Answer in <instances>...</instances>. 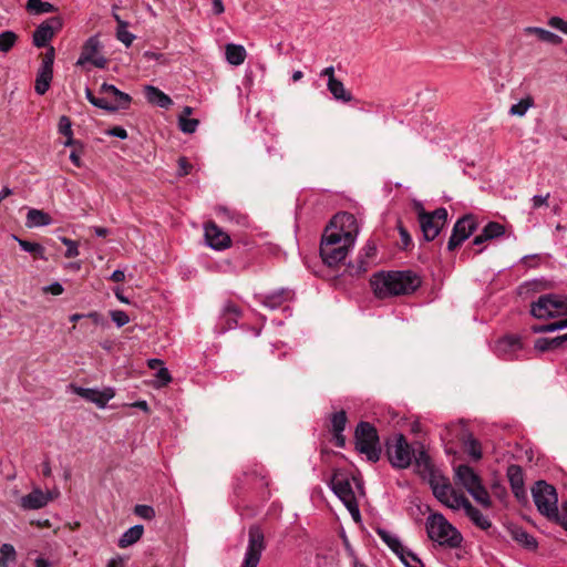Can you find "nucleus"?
Segmentation results:
<instances>
[{"mask_svg":"<svg viewBox=\"0 0 567 567\" xmlns=\"http://www.w3.org/2000/svg\"><path fill=\"white\" fill-rule=\"evenodd\" d=\"M226 60L229 64L240 65L246 59V50L240 44L229 43L226 45Z\"/></svg>","mask_w":567,"mask_h":567,"instance_id":"obj_31","label":"nucleus"},{"mask_svg":"<svg viewBox=\"0 0 567 567\" xmlns=\"http://www.w3.org/2000/svg\"><path fill=\"white\" fill-rule=\"evenodd\" d=\"M144 95L148 103L158 107L168 110L173 105V100L156 86L145 85Z\"/></svg>","mask_w":567,"mask_h":567,"instance_id":"obj_23","label":"nucleus"},{"mask_svg":"<svg viewBox=\"0 0 567 567\" xmlns=\"http://www.w3.org/2000/svg\"><path fill=\"white\" fill-rule=\"evenodd\" d=\"M233 224H236L241 227L248 226V217L245 214H241L239 212H235L234 215H231V221Z\"/></svg>","mask_w":567,"mask_h":567,"instance_id":"obj_60","label":"nucleus"},{"mask_svg":"<svg viewBox=\"0 0 567 567\" xmlns=\"http://www.w3.org/2000/svg\"><path fill=\"white\" fill-rule=\"evenodd\" d=\"M466 516L473 522L474 525H476L478 528L486 530L492 526L491 520L484 516L480 509L474 507L470 501L466 502L465 506L463 507Z\"/></svg>","mask_w":567,"mask_h":567,"instance_id":"obj_26","label":"nucleus"},{"mask_svg":"<svg viewBox=\"0 0 567 567\" xmlns=\"http://www.w3.org/2000/svg\"><path fill=\"white\" fill-rule=\"evenodd\" d=\"M477 224L473 215H465L460 218L452 230V235L447 243L450 251L456 249L463 241H465L476 229Z\"/></svg>","mask_w":567,"mask_h":567,"instance_id":"obj_13","label":"nucleus"},{"mask_svg":"<svg viewBox=\"0 0 567 567\" xmlns=\"http://www.w3.org/2000/svg\"><path fill=\"white\" fill-rule=\"evenodd\" d=\"M51 223H52L51 216L43 210L31 208V209H29V212L27 214L25 226L28 228L48 226Z\"/></svg>","mask_w":567,"mask_h":567,"instance_id":"obj_25","label":"nucleus"},{"mask_svg":"<svg viewBox=\"0 0 567 567\" xmlns=\"http://www.w3.org/2000/svg\"><path fill=\"white\" fill-rule=\"evenodd\" d=\"M529 106V103L525 102V101H520L514 105H512L511 110H509V113L513 114V115H524L527 111Z\"/></svg>","mask_w":567,"mask_h":567,"instance_id":"obj_58","label":"nucleus"},{"mask_svg":"<svg viewBox=\"0 0 567 567\" xmlns=\"http://www.w3.org/2000/svg\"><path fill=\"white\" fill-rule=\"evenodd\" d=\"M327 86L337 101L348 103L353 100V95L344 87L340 80H328Z\"/></svg>","mask_w":567,"mask_h":567,"instance_id":"obj_27","label":"nucleus"},{"mask_svg":"<svg viewBox=\"0 0 567 567\" xmlns=\"http://www.w3.org/2000/svg\"><path fill=\"white\" fill-rule=\"evenodd\" d=\"M377 252V247L374 244L372 243H368L363 248H362V251L360 254V259H359V267H358V272H364L367 271L368 269V264L367 261L363 259L364 258H370V257H373Z\"/></svg>","mask_w":567,"mask_h":567,"instance_id":"obj_43","label":"nucleus"},{"mask_svg":"<svg viewBox=\"0 0 567 567\" xmlns=\"http://www.w3.org/2000/svg\"><path fill=\"white\" fill-rule=\"evenodd\" d=\"M58 494L59 492H55L54 494L52 492L44 493L41 488L35 487L31 493L20 498L19 505L24 511L41 509L45 507Z\"/></svg>","mask_w":567,"mask_h":567,"instance_id":"obj_17","label":"nucleus"},{"mask_svg":"<svg viewBox=\"0 0 567 567\" xmlns=\"http://www.w3.org/2000/svg\"><path fill=\"white\" fill-rule=\"evenodd\" d=\"M551 520L559 523L567 529V499L563 503L561 511L557 509V517H553Z\"/></svg>","mask_w":567,"mask_h":567,"instance_id":"obj_55","label":"nucleus"},{"mask_svg":"<svg viewBox=\"0 0 567 567\" xmlns=\"http://www.w3.org/2000/svg\"><path fill=\"white\" fill-rule=\"evenodd\" d=\"M484 233V238L493 239L502 236L505 233V228L503 225L496 221H489L482 230Z\"/></svg>","mask_w":567,"mask_h":567,"instance_id":"obj_45","label":"nucleus"},{"mask_svg":"<svg viewBox=\"0 0 567 567\" xmlns=\"http://www.w3.org/2000/svg\"><path fill=\"white\" fill-rule=\"evenodd\" d=\"M534 348H535V350H537L539 352H545V351L550 350L549 338H538L535 341Z\"/></svg>","mask_w":567,"mask_h":567,"instance_id":"obj_63","label":"nucleus"},{"mask_svg":"<svg viewBox=\"0 0 567 567\" xmlns=\"http://www.w3.org/2000/svg\"><path fill=\"white\" fill-rule=\"evenodd\" d=\"M126 559L121 555H116L107 561L106 567H125Z\"/></svg>","mask_w":567,"mask_h":567,"instance_id":"obj_64","label":"nucleus"},{"mask_svg":"<svg viewBox=\"0 0 567 567\" xmlns=\"http://www.w3.org/2000/svg\"><path fill=\"white\" fill-rule=\"evenodd\" d=\"M71 388L73 393L89 402L96 404V406L100 409H104L107 402L115 395L113 388H104L103 390L75 385H71Z\"/></svg>","mask_w":567,"mask_h":567,"instance_id":"obj_16","label":"nucleus"},{"mask_svg":"<svg viewBox=\"0 0 567 567\" xmlns=\"http://www.w3.org/2000/svg\"><path fill=\"white\" fill-rule=\"evenodd\" d=\"M207 245L215 250H224L231 245L229 235L223 231L215 223H207L204 227Z\"/></svg>","mask_w":567,"mask_h":567,"instance_id":"obj_18","label":"nucleus"},{"mask_svg":"<svg viewBox=\"0 0 567 567\" xmlns=\"http://www.w3.org/2000/svg\"><path fill=\"white\" fill-rule=\"evenodd\" d=\"M377 534L380 536V538L389 546V548L396 555L400 550H403V544L401 543L400 538L391 534L390 532L378 528Z\"/></svg>","mask_w":567,"mask_h":567,"instance_id":"obj_34","label":"nucleus"},{"mask_svg":"<svg viewBox=\"0 0 567 567\" xmlns=\"http://www.w3.org/2000/svg\"><path fill=\"white\" fill-rule=\"evenodd\" d=\"M454 471L456 483L462 485L467 493L471 488H474L475 485H480L482 483L478 474L466 464L458 465Z\"/></svg>","mask_w":567,"mask_h":567,"instance_id":"obj_21","label":"nucleus"},{"mask_svg":"<svg viewBox=\"0 0 567 567\" xmlns=\"http://www.w3.org/2000/svg\"><path fill=\"white\" fill-rule=\"evenodd\" d=\"M431 487L436 499L451 509L463 508L468 501L462 493H457L446 480L432 481Z\"/></svg>","mask_w":567,"mask_h":567,"instance_id":"obj_11","label":"nucleus"},{"mask_svg":"<svg viewBox=\"0 0 567 567\" xmlns=\"http://www.w3.org/2000/svg\"><path fill=\"white\" fill-rule=\"evenodd\" d=\"M347 424V414L344 411H339L331 416V431L332 433L343 432Z\"/></svg>","mask_w":567,"mask_h":567,"instance_id":"obj_44","label":"nucleus"},{"mask_svg":"<svg viewBox=\"0 0 567 567\" xmlns=\"http://www.w3.org/2000/svg\"><path fill=\"white\" fill-rule=\"evenodd\" d=\"M540 41L558 45L563 42V38L551 31L546 30Z\"/></svg>","mask_w":567,"mask_h":567,"instance_id":"obj_57","label":"nucleus"},{"mask_svg":"<svg viewBox=\"0 0 567 567\" xmlns=\"http://www.w3.org/2000/svg\"><path fill=\"white\" fill-rule=\"evenodd\" d=\"M12 238L18 241L19 246L21 247L22 250L29 252V254H32L34 257L39 258V259H42V260H48L47 256H45V249L42 245L38 244V243H32V241H28V240H24V239H21L19 238L18 236L16 235H12Z\"/></svg>","mask_w":567,"mask_h":567,"instance_id":"obj_32","label":"nucleus"},{"mask_svg":"<svg viewBox=\"0 0 567 567\" xmlns=\"http://www.w3.org/2000/svg\"><path fill=\"white\" fill-rule=\"evenodd\" d=\"M112 321L118 327H123L130 322L128 315L123 310H112L110 312Z\"/></svg>","mask_w":567,"mask_h":567,"instance_id":"obj_51","label":"nucleus"},{"mask_svg":"<svg viewBox=\"0 0 567 567\" xmlns=\"http://www.w3.org/2000/svg\"><path fill=\"white\" fill-rule=\"evenodd\" d=\"M43 291L44 292H49V293L54 295V296H59V295L63 293L64 288H63V286L60 282H53V284H51L49 286H45L43 288Z\"/></svg>","mask_w":567,"mask_h":567,"instance_id":"obj_62","label":"nucleus"},{"mask_svg":"<svg viewBox=\"0 0 567 567\" xmlns=\"http://www.w3.org/2000/svg\"><path fill=\"white\" fill-rule=\"evenodd\" d=\"M447 221V210L444 207L436 208L432 213L421 212L419 223L425 240L431 241L436 238Z\"/></svg>","mask_w":567,"mask_h":567,"instance_id":"obj_10","label":"nucleus"},{"mask_svg":"<svg viewBox=\"0 0 567 567\" xmlns=\"http://www.w3.org/2000/svg\"><path fill=\"white\" fill-rule=\"evenodd\" d=\"M63 27V20L61 17H51L40 23L33 32L32 43L37 48H45L52 40L55 33H58Z\"/></svg>","mask_w":567,"mask_h":567,"instance_id":"obj_12","label":"nucleus"},{"mask_svg":"<svg viewBox=\"0 0 567 567\" xmlns=\"http://www.w3.org/2000/svg\"><path fill=\"white\" fill-rule=\"evenodd\" d=\"M390 464L395 468H408L412 463V447L403 434H395L385 442Z\"/></svg>","mask_w":567,"mask_h":567,"instance_id":"obj_8","label":"nucleus"},{"mask_svg":"<svg viewBox=\"0 0 567 567\" xmlns=\"http://www.w3.org/2000/svg\"><path fill=\"white\" fill-rule=\"evenodd\" d=\"M27 10L35 14H42L56 12L58 8L53 3L44 2L42 0H28Z\"/></svg>","mask_w":567,"mask_h":567,"instance_id":"obj_36","label":"nucleus"},{"mask_svg":"<svg viewBox=\"0 0 567 567\" xmlns=\"http://www.w3.org/2000/svg\"><path fill=\"white\" fill-rule=\"evenodd\" d=\"M106 134L110 136L121 138V140L127 138V132L122 126H113L110 130H107Z\"/></svg>","mask_w":567,"mask_h":567,"instance_id":"obj_59","label":"nucleus"},{"mask_svg":"<svg viewBox=\"0 0 567 567\" xmlns=\"http://www.w3.org/2000/svg\"><path fill=\"white\" fill-rule=\"evenodd\" d=\"M190 174H197V171H194V166L188 162L186 157H179L177 177H184Z\"/></svg>","mask_w":567,"mask_h":567,"instance_id":"obj_47","label":"nucleus"},{"mask_svg":"<svg viewBox=\"0 0 567 567\" xmlns=\"http://www.w3.org/2000/svg\"><path fill=\"white\" fill-rule=\"evenodd\" d=\"M239 317L240 310L238 307L231 302H227L224 306L219 322L217 324L218 332L225 333L226 331L236 328Z\"/></svg>","mask_w":567,"mask_h":567,"instance_id":"obj_20","label":"nucleus"},{"mask_svg":"<svg viewBox=\"0 0 567 567\" xmlns=\"http://www.w3.org/2000/svg\"><path fill=\"white\" fill-rule=\"evenodd\" d=\"M85 96L87 101L94 105L95 107L102 109L107 112H113V107H111V102L106 100V97H96L93 92L86 87Z\"/></svg>","mask_w":567,"mask_h":567,"instance_id":"obj_41","label":"nucleus"},{"mask_svg":"<svg viewBox=\"0 0 567 567\" xmlns=\"http://www.w3.org/2000/svg\"><path fill=\"white\" fill-rule=\"evenodd\" d=\"M58 132L68 138L65 142L66 146L78 144V142L73 140L72 122L69 116L62 115L60 117L58 123Z\"/></svg>","mask_w":567,"mask_h":567,"instance_id":"obj_35","label":"nucleus"},{"mask_svg":"<svg viewBox=\"0 0 567 567\" xmlns=\"http://www.w3.org/2000/svg\"><path fill=\"white\" fill-rule=\"evenodd\" d=\"M18 40V35L10 30L3 31L0 33V51L9 52L16 44Z\"/></svg>","mask_w":567,"mask_h":567,"instance_id":"obj_40","label":"nucleus"},{"mask_svg":"<svg viewBox=\"0 0 567 567\" xmlns=\"http://www.w3.org/2000/svg\"><path fill=\"white\" fill-rule=\"evenodd\" d=\"M53 78V70L39 68L34 84V91L39 95H44L51 84Z\"/></svg>","mask_w":567,"mask_h":567,"instance_id":"obj_30","label":"nucleus"},{"mask_svg":"<svg viewBox=\"0 0 567 567\" xmlns=\"http://www.w3.org/2000/svg\"><path fill=\"white\" fill-rule=\"evenodd\" d=\"M265 549L264 530L258 525H251L248 529V544L240 567H258Z\"/></svg>","mask_w":567,"mask_h":567,"instance_id":"obj_9","label":"nucleus"},{"mask_svg":"<svg viewBox=\"0 0 567 567\" xmlns=\"http://www.w3.org/2000/svg\"><path fill=\"white\" fill-rule=\"evenodd\" d=\"M522 352L523 343L517 336H505L494 346V353L503 360H518Z\"/></svg>","mask_w":567,"mask_h":567,"instance_id":"obj_14","label":"nucleus"},{"mask_svg":"<svg viewBox=\"0 0 567 567\" xmlns=\"http://www.w3.org/2000/svg\"><path fill=\"white\" fill-rule=\"evenodd\" d=\"M396 556L405 567H423L421 559L406 547H403V550H400Z\"/></svg>","mask_w":567,"mask_h":567,"instance_id":"obj_38","label":"nucleus"},{"mask_svg":"<svg viewBox=\"0 0 567 567\" xmlns=\"http://www.w3.org/2000/svg\"><path fill=\"white\" fill-rule=\"evenodd\" d=\"M512 538L527 549H536L537 542L534 536L528 534L522 527H515L511 530Z\"/></svg>","mask_w":567,"mask_h":567,"instance_id":"obj_33","label":"nucleus"},{"mask_svg":"<svg viewBox=\"0 0 567 567\" xmlns=\"http://www.w3.org/2000/svg\"><path fill=\"white\" fill-rule=\"evenodd\" d=\"M465 452L474 460L482 457V450L480 442L468 432H463L461 435Z\"/></svg>","mask_w":567,"mask_h":567,"instance_id":"obj_29","label":"nucleus"},{"mask_svg":"<svg viewBox=\"0 0 567 567\" xmlns=\"http://www.w3.org/2000/svg\"><path fill=\"white\" fill-rule=\"evenodd\" d=\"M134 513L138 517H141L143 519H147V520H151L155 517V511L150 505H136L134 508Z\"/></svg>","mask_w":567,"mask_h":567,"instance_id":"obj_50","label":"nucleus"},{"mask_svg":"<svg viewBox=\"0 0 567 567\" xmlns=\"http://www.w3.org/2000/svg\"><path fill=\"white\" fill-rule=\"evenodd\" d=\"M144 533L143 525H134L125 530L120 537L117 545L120 548H126L141 539Z\"/></svg>","mask_w":567,"mask_h":567,"instance_id":"obj_28","label":"nucleus"},{"mask_svg":"<svg viewBox=\"0 0 567 567\" xmlns=\"http://www.w3.org/2000/svg\"><path fill=\"white\" fill-rule=\"evenodd\" d=\"M425 528L429 538L440 546L457 548L462 544L461 533L441 513H432L426 518Z\"/></svg>","mask_w":567,"mask_h":567,"instance_id":"obj_3","label":"nucleus"},{"mask_svg":"<svg viewBox=\"0 0 567 567\" xmlns=\"http://www.w3.org/2000/svg\"><path fill=\"white\" fill-rule=\"evenodd\" d=\"M468 494L483 507L489 508L492 506L489 494L482 483L471 488Z\"/></svg>","mask_w":567,"mask_h":567,"instance_id":"obj_37","label":"nucleus"},{"mask_svg":"<svg viewBox=\"0 0 567 567\" xmlns=\"http://www.w3.org/2000/svg\"><path fill=\"white\" fill-rule=\"evenodd\" d=\"M217 216L224 221H231V215L236 212L227 206L219 205L215 208Z\"/></svg>","mask_w":567,"mask_h":567,"instance_id":"obj_54","label":"nucleus"},{"mask_svg":"<svg viewBox=\"0 0 567 567\" xmlns=\"http://www.w3.org/2000/svg\"><path fill=\"white\" fill-rule=\"evenodd\" d=\"M549 193L545 195H534L532 197V207L533 209L540 208L543 206H548Z\"/></svg>","mask_w":567,"mask_h":567,"instance_id":"obj_56","label":"nucleus"},{"mask_svg":"<svg viewBox=\"0 0 567 567\" xmlns=\"http://www.w3.org/2000/svg\"><path fill=\"white\" fill-rule=\"evenodd\" d=\"M567 328V319L559 320L547 324H535L532 327L534 333H546L563 330Z\"/></svg>","mask_w":567,"mask_h":567,"instance_id":"obj_39","label":"nucleus"},{"mask_svg":"<svg viewBox=\"0 0 567 567\" xmlns=\"http://www.w3.org/2000/svg\"><path fill=\"white\" fill-rule=\"evenodd\" d=\"M413 458L419 467L427 468L430 466V457L423 449L417 451L412 450V460Z\"/></svg>","mask_w":567,"mask_h":567,"instance_id":"obj_48","label":"nucleus"},{"mask_svg":"<svg viewBox=\"0 0 567 567\" xmlns=\"http://www.w3.org/2000/svg\"><path fill=\"white\" fill-rule=\"evenodd\" d=\"M0 553L6 557V559H11V560L16 559L17 553H16L14 547L11 544H3L0 547Z\"/></svg>","mask_w":567,"mask_h":567,"instance_id":"obj_61","label":"nucleus"},{"mask_svg":"<svg viewBox=\"0 0 567 567\" xmlns=\"http://www.w3.org/2000/svg\"><path fill=\"white\" fill-rule=\"evenodd\" d=\"M507 477L511 484L513 494L517 499L526 498V491L524 487V474L519 465L512 464L507 468Z\"/></svg>","mask_w":567,"mask_h":567,"instance_id":"obj_22","label":"nucleus"},{"mask_svg":"<svg viewBox=\"0 0 567 567\" xmlns=\"http://www.w3.org/2000/svg\"><path fill=\"white\" fill-rule=\"evenodd\" d=\"M548 25L567 34V20H564L560 17L555 16L549 18Z\"/></svg>","mask_w":567,"mask_h":567,"instance_id":"obj_52","label":"nucleus"},{"mask_svg":"<svg viewBox=\"0 0 567 567\" xmlns=\"http://www.w3.org/2000/svg\"><path fill=\"white\" fill-rule=\"evenodd\" d=\"M351 480L355 482L359 489H362V483L355 477H350L342 471H334L330 480L329 486L334 495L343 503L354 520H359L360 509L355 498L354 491L351 485Z\"/></svg>","mask_w":567,"mask_h":567,"instance_id":"obj_4","label":"nucleus"},{"mask_svg":"<svg viewBox=\"0 0 567 567\" xmlns=\"http://www.w3.org/2000/svg\"><path fill=\"white\" fill-rule=\"evenodd\" d=\"M370 284L374 295L384 299L414 292L421 286V279L411 270L380 271L372 276Z\"/></svg>","mask_w":567,"mask_h":567,"instance_id":"obj_2","label":"nucleus"},{"mask_svg":"<svg viewBox=\"0 0 567 567\" xmlns=\"http://www.w3.org/2000/svg\"><path fill=\"white\" fill-rule=\"evenodd\" d=\"M293 293L290 289L280 288L262 297L261 303L271 309L276 310L281 307L286 301L291 300Z\"/></svg>","mask_w":567,"mask_h":567,"instance_id":"obj_24","label":"nucleus"},{"mask_svg":"<svg viewBox=\"0 0 567 567\" xmlns=\"http://www.w3.org/2000/svg\"><path fill=\"white\" fill-rule=\"evenodd\" d=\"M128 23L120 21V25L116 28V38L126 47H130L135 39V35L127 31Z\"/></svg>","mask_w":567,"mask_h":567,"instance_id":"obj_42","label":"nucleus"},{"mask_svg":"<svg viewBox=\"0 0 567 567\" xmlns=\"http://www.w3.org/2000/svg\"><path fill=\"white\" fill-rule=\"evenodd\" d=\"M532 496L537 511L548 518L557 517L558 496L556 488L545 481H537L532 487Z\"/></svg>","mask_w":567,"mask_h":567,"instance_id":"obj_7","label":"nucleus"},{"mask_svg":"<svg viewBox=\"0 0 567 567\" xmlns=\"http://www.w3.org/2000/svg\"><path fill=\"white\" fill-rule=\"evenodd\" d=\"M355 449L367 456L370 462H378L381 456V446L377 429L369 422H360L357 425Z\"/></svg>","mask_w":567,"mask_h":567,"instance_id":"obj_6","label":"nucleus"},{"mask_svg":"<svg viewBox=\"0 0 567 567\" xmlns=\"http://www.w3.org/2000/svg\"><path fill=\"white\" fill-rule=\"evenodd\" d=\"M359 224L354 215L341 212L336 214L321 236L320 257L328 267L342 262L354 247Z\"/></svg>","mask_w":567,"mask_h":567,"instance_id":"obj_1","label":"nucleus"},{"mask_svg":"<svg viewBox=\"0 0 567 567\" xmlns=\"http://www.w3.org/2000/svg\"><path fill=\"white\" fill-rule=\"evenodd\" d=\"M530 315L545 320L567 316V296L559 293L542 295L530 305Z\"/></svg>","mask_w":567,"mask_h":567,"instance_id":"obj_5","label":"nucleus"},{"mask_svg":"<svg viewBox=\"0 0 567 567\" xmlns=\"http://www.w3.org/2000/svg\"><path fill=\"white\" fill-rule=\"evenodd\" d=\"M61 241L66 246V251L64 254L66 258H74L79 256V245L75 240H72L66 237H61Z\"/></svg>","mask_w":567,"mask_h":567,"instance_id":"obj_49","label":"nucleus"},{"mask_svg":"<svg viewBox=\"0 0 567 567\" xmlns=\"http://www.w3.org/2000/svg\"><path fill=\"white\" fill-rule=\"evenodd\" d=\"M54 56H55L54 48L49 47L40 68L47 69V70H53Z\"/></svg>","mask_w":567,"mask_h":567,"instance_id":"obj_53","label":"nucleus"},{"mask_svg":"<svg viewBox=\"0 0 567 567\" xmlns=\"http://www.w3.org/2000/svg\"><path fill=\"white\" fill-rule=\"evenodd\" d=\"M100 49L101 42L97 35L90 37L82 47V52L76 61V65L92 63L94 66L99 69H104L107 64V60L102 55L96 56Z\"/></svg>","mask_w":567,"mask_h":567,"instance_id":"obj_15","label":"nucleus"},{"mask_svg":"<svg viewBox=\"0 0 567 567\" xmlns=\"http://www.w3.org/2000/svg\"><path fill=\"white\" fill-rule=\"evenodd\" d=\"M199 121L196 118H188L185 116H179L178 125L183 133L192 134L196 131Z\"/></svg>","mask_w":567,"mask_h":567,"instance_id":"obj_46","label":"nucleus"},{"mask_svg":"<svg viewBox=\"0 0 567 567\" xmlns=\"http://www.w3.org/2000/svg\"><path fill=\"white\" fill-rule=\"evenodd\" d=\"M100 93L105 95L106 100H112L111 107H113V112L118 110H127L132 102V97L130 94L120 91L116 86L109 83H103L100 87Z\"/></svg>","mask_w":567,"mask_h":567,"instance_id":"obj_19","label":"nucleus"}]
</instances>
